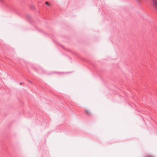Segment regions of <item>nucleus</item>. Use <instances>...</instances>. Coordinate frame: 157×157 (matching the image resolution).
<instances>
[{
  "label": "nucleus",
  "instance_id": "nucleus-1",
  "mask_svg": "<svg viewBox=\"0 0 157 157\" xmlns=\"http://www.w3.org/2000/svg\"><path fill=\"white\" fill-rule=\"evenodd\" d=\"M45 4L47 6H49V4H48V3L47 2H45Z\"/></svg>",
  "mask_w": 157,
  "mask_h": 157
},
{
  "label": "nucleus",
  "instance_id": "nucleus-2",
  "mask_svg": "<svg viewBox=\"0 0 157 157\" xmlns=\"http://www.w3.org/2000/svg\"><path fill=\"white\" fill-rule=\"evenodd\" d=\"M137 1V3L139 4H140V2L139 1V0H136Z\"/></svg>",
  "mask_w": 157,
  "mask_h": 157
},
{
  "label": "nucleus",
  "instance_id": "nucleus-3",
  "mask_svg": "<svg viewBox=\"0 0 157 157\" xmlns=\"http://www.w3.org/2000/svg\"><path fill=\"white\" fill-rule=\"evenodd\" d=\"M86 112L88 114H89V112L87 111H86Z\"/></svg>",
  "mask_w": 157,
  "mask_h": 157
},
{
  "label": "nucleus",
  "instance_id": "nucleus-4",
  "mask_svg": "<svg viewBox=\"0 0 157 157\" xmlns=\"http://www.w3.org/2000/svg\"><path fill=\"white\" fill-rule=\"evenodd\" d=\"M2 0H0V1L1 2H2Z\"/></svg>",
  "mask_w": 157,
  "mask_h": 157
}]
</instances>
